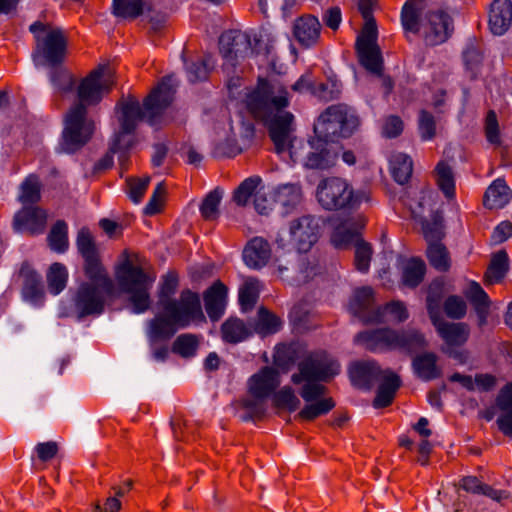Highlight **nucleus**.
Wrapping results in <instances>:
<instances>
[{"label":"nucleus","instance_id":"a19ab883","mask_svg":"<svg viewBox=\"0 0 512 512\" xmlns=\"http://www.w3.org/2000/svg\"><path fill=\"white\" fill-rule=\"evenodd\" d=\"M390 168L394 180L403 185L412 175V159L403 153H395L390 158Z\"/></svg>","mask_w":512,"mask_h":512},{"label":"nucleus","instance_id":"72a5a7b5","mask_svg":"<svg viewBox=\"0 0 512 512\" xmlns=\"http://www.w3.org/2000/svg\"><path fill=\"white\" fill-rule=\"evenodd\" d=\"M438 357L432 352H425L413 358L412 367L415 374L424 381L436 379L441 375L437 366Z\"/></svg>","mask_w":512,"mask_h":512},{"label":"nucleus","instance_id":"f03ea898","mask_svg":"<svg viewBox=\"0 0 512 512\" xmlns=\"http://www.w3.org/2000/svg\"><path fill=\"white\" fill-rule=\"evenodd\" d=\"M175 90V79L173 76H167L147 96L143 108L136 99L120 102L118 104L121 110L120 130L115 133L108 152L95 163L94 170L99 172L111 168L114 163L113 157L117 154L121 172L126 171L129 151L135 144L134 131L139 121L146 118L150 125H155L157 118L173 101Z\"/></svg>","mask_w":512,"mask_h":512},{"label":"nucleus","instance_id":"e2e57ef3","mask_svg":"<svg viewBox=\"0 0 512 512\" xmlns=\"http://www.w3.org/2000/svg\"><path fill=\"white\" fill-rule=\"evenodd\" d=\"M50 81L55 89L61 93L71 91L74 86L72 75L67 70L57 66L50 73Z\"/></svg>","mask_w":512,"mask_h":512},{"label":"nucleus","instance_id":"dca6fc26","mask_svg":"<svg viewBox=\"0 0 512 512\" xmlns=\"http://www.w3.org/2000/svg\"><path fill=\"white\" fill-rule=\"evenodd\" d=\"M350 310L366 323H378L386 320L381 308H373V290L363 287L355 291L350 302Z\"/></svg>","mask_w":512,"mask_h":512},{"label":"nucleus","instance_id":"a211bd4d","mask_svg":"<svg viewBox=\"0 0 512 512\" xmlns=\"http://www.w3.org/2000/svg\"><path fill=\"white\" fill-rule=\"evenodd\" d=\"M383 371L375 360L356 361L349 367V377L355 387L370 390L380 381Z\"/></svg>","mask_w":512,"mask_h":512},{"label":"nucleus","instance_id":"423d86ee","mask_svg":"<svg viewBox=\"0 0 512 512\" xmlns=\"http://www.w3.org/2000/svg\"><path fill=\"white\" fill-rule=\"evenodd\" d=\"M154 280V277L130 260H125L119 266L117 281L121 291L129 295L133 313L141 314L150 308V289Z\"/></svg>","mask_w":512,"mask_h":512},{"label":"nucleus","instance_id":"774afa93","mask_svg":"<svg viewBox=\"0 0 512 512\" xmlns=\"http://www.w3.org/2000/svg\"><path fill=\"white\" fill-rule=\"evenodd\" d=\"M466 303L458 296H449L444 302V311L452 319H461L466 314Z\"/></svg>","mask_w":512,"mask_h":512},{"label":"nucleus","instance_id":"b1692460","mask_svg":"<svg viewBox=\"0 0 512 512\" xmlns=\"http://www.w3.org/2000/svg\"><path fill=\"white\" fill-rule=\"evenodd\" d=\"M279 373L271 367H264L249 379V393L268 398L279 386Z\"/></svg>","mask_w":512,"mask_h":512},{"label":"nucleus","instance_id":"338daca9","mask_svg":"<svg viewBox=\"0 0 512 512\" xmlns=\"http://www.w3.org/2000/svg\"><path fill=\"white\" fill-rule=\"evenodd\" d=\"M165 195H166L165 184H164V182H160L154 189L152 196L150 197L148 203L146 204V206L144 208L145 214L154 215V214L160 212V210L163 206V203H164Z\"/></svg>","mask_w":512,"mask_h":512},{"label":"nucleus","instance_id":"4d7b16f0","mask_svg":"<svg viewBox=\"0 0 512 512\" xmlns=\"http://www.w3.org/2000/svg\"><path fill=\"white\" fill-rule=\"evenodd\" d=\"M199 341L193 334H182L176 338L172 350L182 357L189 358L196 354Z\"/></svg>","mask_w":512,"mask_h":512},{"label":"nucleus","instance_id":"f257e3e1","mask_svg":"<svg viewBox=\"0 0 512 512\" xmlns=\"http://www.w3.org/2000/svg\"><path fill=\"white\" fill-rule=\"evenodd\" d=\"M245 102L249 113L268 128L274 150L284 160L290 159L293 163L304 160L305 167L319 170L330 169L336 164L339 156L337 146L319 138L310 143V151L304 158L298 153L297 139L294 136V116L284 110L289 105V97L282 83L259 79Z\"/></svg>","mask_w":512,"mask_h":512},{"label":"nucleus","instance_id":"de8ad7c7","mask_svg":"<svg viewBox=\"0 0 512 512\" xmlns=\"http://www.w3.org/2000/svg\"><path fill=\"white\" fill-rule=\"evenodd\" d=\"M223 197V191L216 188L210 191L200 205L201 216L206 221H214L219 217V205Z\"/></svg>","mask_w":512,"mask_h":512},{"label":"nucleus","instance_id":"37998d69","mask_svg":"<svg viewBox=\"0 0 512 512\" xmlns=\"http://www.w3.org/2000/svg\"><path fill=\"white\" fill-rule=\"evenodd\" d=\"M41 183L36 175H29L20 186L19 201L24 205H34L41 199Z\"/></svg>","mask_w":512,"mask_h":512},{"label":"nucleus","instance_id":"f704fd0d","mask_svg":"<svg viewBox=\"0 0 512 512\" xmlns=\"http://www.w3.org/2000/svg\"><path fill=\"white\" fill-rule=\"evenodd\" d=\"M83 268L86 277L89 279L88 283L100 286L103 289H114V284L102 265L99 255L84 259Z\"/></svg>","mask_w":512,"mask_h":512},{"label":"nucleus","instance_id":"5fc2aeb1","mask_svg":"<svg viewBox=\"0 0 512 512\" xmlns=\"http://www.w3.org/2000/svg\"><path fill=\"white\" fill-rule=\"evenodd\" d=\"M67 279L68 272L66 267L61 263L52 264L47 274L50 292L55 295L59 294L65 288Z\"/></svg>","mask_w":512,"mask_h":512},{"label":"nucleus","instance_id":"aec40b11","mask_svg":"<svg viewBox=\"0 0 512 512\" xmlns=\"http://www.w3.org/2000/svg\"><path fill=\"white\" fill-rule=\"evenodd\" d=\"M321 28L318 18L307 14L295 20L293 35L301 46L310 48L319 43Z\"/></svg>","mask_w":512,"mask_h":512},{"label":"nucleus","instance_id":"bf43d9fd","mask_svg":"<svg viewBox=\"0 0 512 512\" xmlns=\"http://www.w3.org/2000/svg\"><path fill=\"white\" fill-rule=\"evenodd\" d=\"M355 246V266L358 271L366 273L370 267L372 257V247L369 243L359 238L354 243Z\"/></svg>","mask_w":512,"mask_h":512},{"label":"nucleus","instance_id":"2f4dec72","mask_svg":"<svg viewBox=\"0 0 512 512\" xmlns=\"http://www.w3.org/2000/svg\"><path fill=\"white\" fill-rule=\"evenodd\" d=\"M356 49L362 66L373 74L381 75L383 59L379 46L365 41L362 44H356Z\"/></svg>","mask_w":512,"mask_h":512},{"label":"nucleus","instance_id":"a18cd8bd","mask_svg":"<svg viewBox=\"0 0 512 512\" xmlns=\"http://www.w3.org/2000/svg\"><path fill=\"white\" fill-rule=\"evenodd\" d=\"M435 173L439 189L447 198H453L455 195V179L452 168L441 161L437 164Z\"/></svg>","mask_w":512,"mask_h":512},{"label":"nucleus","instance_id":"680f3d73","mask_svg":"<svg viewBox=\"0 0 512 512\" xmlns=\"http://www.w3.org/2000/svg\"><path fill=\"white\" fill-rule=\"evenodd\" d=\"M385 315V322L402 323L409 318L408 310L404 302L395 300L387 303L385 306L380 307ZM384 323V321L382 322Z\"/></svg>","mask_w":512,"mask_h":512},{"label":"nucleus","instance_id":"6e6d98bb","mask_svg":"<svg viewBox=\"0 0 512 512\" xmlns=\"http://www.w3.org/2000/svg\"><path fill=\"white\" fill-rule=\"evenodd\" d=\"M77 250L83 259L94 257L99 255L96 247L95 240L90 233V230L86 227H82L77 234L76 238Z\"/></svg>","mask_w":512,"mask_h":512},{"label":"nucleus","instance_id":"39448f33","mask_svg":"<svg viewBox=\"0 0 512 512\" xmlns=\"http://www.w3.org/2000/svg\"><path fill=\"white\" fill-rule=\"evenodd\" d=\"M401 23L406 32L419 34L430 46L444 43L453 31L452 19L447 13L423 11L420 0L406 1L401 11Z\"/></svg>","mask_w":512,"mask_h":512},{"label":"nucleus","instance_id":"ea45409f","mask_svg":"<svg viewBox=\"0 0 512 512\" xmlns=\"http://www.w3.org/2000/svg\"><path fill=\"white\" fill-rule=\"evenodd\" d=\"M241 406L245 410L240 416L243 421L259 420L266 414L267 398L249 393V396L241 401Z\"/></svg>","mask_w":512,"mask_h":512},{"label":"nucleus","instance_id":"c03bdc74","mask_svg":"<svg viewBox=\"0 0 512 512\" xmlns=\"http://www.w3.org/2000/svg\"><path fill=\"white\" fill-rule=\"evenodd\" d=\"M143 0H113V14L124 19H135L143 14Z\"/></svg>","mask_w":512,"mask_h":512},{"label":"nucleus","instance_id":"4468645a","mask_svg":"<svg viewBox=\"0 0 512 512\" xmlns=\"http://www.w3.org/2000/svg\"><path fill=\"white\" fill-rule=\"evenodd\" d=\"M289 235L292 246L299 253H307L320 237L319 219L313 215H303L289 223Z\"/></svg>","mask_w":512,"mask_h":512},{"label":"nucleus","instance_id":"2eb2a0df","mask_svg":"<svg viewBox=\"0 0 512 512\" xmlns=\"http://www.w3.org/2000/svg\"><path fill=\"white\" fill-rule=\"evenodd\" d=\"M354 340L370 352L391 351L395 350L396 330L391 328L366 330L358 333Z\"/></svg>","mask_w":512,"mask_h":512},{"label":"nucleus","instance_id":"13d9d810","mask_svg":"<svg viewBox=\"0 0 512 512\" xmlns=\"http://www.w3.org/2000/svg\"><path fill=\"white\" fill-rule=\"evenodd\" d=\"M261 182L259 177L245 179L234 191L233 200L239 206H245L252 195L255 196L256 188Z\"/></svg>","mask_w":512,"mask_h":512},{"label":"nucleus","instance_id":"3c124183","mask_svg":"<svg viewBox=\"0 0 512 512\" xmlns=\"http://www.w3.org/2000/svg\"><path fill=\"white\" fill-rule=\"evenodd\" d=\"M427 258L436 270L445 272L450 268V257L446 247L441 243L428 244Z\"/></svg>","mask_w":512,"mask_h":512},{"label":"nucleus","instance_id":"412c9836","mask_svg":"<svg viewBox=\"0 0 512 512\" xmlns=\"http://www.w3.org/2000/svg\"><path fill=\"white\" fill-rule=\"evenodd\" d=\"M271 257V248L267 240L262 237L252 238L243 250V260L252 269H261Z\"/></svg>","mask_w":512,"mask_h":512},{"label":"nucleus","instance_id":"c756f323","mask_svg":"<svg viewBox=\"0 0 512 512\" xmlns=\"http://www.w3.org/2000/svg\"><path fill=\"white\" fill-rule=\"evenodd\" d=\"M227 287L215 282L204 294L205 309L211 320H218L224 313Z\"/></svg>","mask_w":512,"mask_h":512},{"label":"nucleus","instance_id":"603ef678","mask_svg":"<svg viewBox=\"0 0 512 512\" xmlns=\"http://www.w3.org/2000/svg\"><path fill=\"white\" fill-rule=\"evenodd\" d=\"M260 282L256 278H247L239 290V303L243 311L253 308L259 296Z\"/></svg>","mask_w":512,"mask_h":512},{"label":"nucleus","instance_id":"f8f14e48","mask_svg":"<svg viewBox=\"0 0 512 512\" xmlns=\"http://www.w3.org/2000/svg\"><path fill=\"white\" fill-rule=\"evenodd\" d=\"M219 47L224 59L223 67L228 71L233 70L241 60L253 53L249 35L240 30L222 33Z\"/></svg>","mask_w":512,"mask_h":512},{"label":"nucleus","instance_id":"e433bc0d","mask_svg":"<svg viewBox=\"0 0 512 512\" xmlns=\"http://www.w3.org/2000/svg\"><path fill=\"white\" fill-rule=\"evenodd\" d=\"M221 331L223 340L232 344L242 342L252 335L251 328L238 318L226 320Z\"/></svg>","mask_w":512,"mask_h":512},{"label":"nucleus","instance_id":"20e7f679","mask_svg":"<svg viewBox=\"0 0 512 512\" xmlns=\"http://www.w3.org/2000/svg\"><path fill=\"white\" fill-rule=\"evenodd\" d=\"M178 286V277L174 272L167 273L162 280L157 305L160 312L153 317V328L173 332L175 324H191L203 317L200 297L197 293L185 289L178 299L173 298Z\"/></svg>","mask_w":512,"mask_h":512},{"label":"nucleus","instance_id":"473e14b6","mask_svg":"<svg viewBox=\"0 0 512 512\" xmlns=\"http://www.w3.org/2000/svg\"><path fill=\"white\" fill-rule=\"evenodd\" d=\"M302 254L297 251L293 254L294 262L291 263V266L283 265L280 262L277 265V270L281 277H284L286 271L292 270L294 275L291 277V281L297 285L305 283L315 274L314 268L309 266L307 258Z\"/></svg>","mask_w":512,"mask_h":512},{"label":"nucleus","instance_id":"58836bf2","mask_svg":"<svg viewBox=\"0 0 512 512\" xmlns=\"http://www.w3.org/2000/svg\"><path fill=\"white\" fill-rule=\"evenodd\" d=\"M426 265L419 258H411L402 269V283L409 288L417 287L424 279Z\"/></svg>","mask_w":512,"mask_h":512},{"label":"nucleus","instance_id":"9d476101","mask_svg":"<svg viewBox=\"0 0 512 512\" xmlns=\"http://www.w3.org/2000/svg\"><path fill=\"white\" fill-rule=\"evenodd\" d=\"M364 198V194L354 193L350 184L342 178H326L317 186L318 202L326 210L354 208Z\"/></svg>","mask_w":512,"mask_h":512},{"label":"nucleus","instance_id":"7ed1b4c3","mask_svg":"<svg viewBox=\"0 0 512 512\" xmlns=\"http://www.w3.org/2000/svg\"><path fill=\"white\" fill-rule=\"evenodd\" d=\"M298 372L291 376L295 385H300L299 395L306 405L297 417L312 421L326 415L334 407L331 397H326L327 388L323 383L331 381L340 372V364L325 351L308 354L297 365Z\"/></svg>","mask_w":512,"mask_h":512},{"label":"nucleus","instance_id":"8fccbe9b","mask_svg":"<svg viewBox=\"0 0 512 512\" xmlns=\"http://www.w3.org/2000/svg\"><path fill=\"white\" fill-rule=\"evenodd\" d=\"M213 67L211 56L197 58L186 63V72L189 82L195 83L206 80L210 69Z\"/></svg>","mask_w":512,"mask_h":512},{"label":"nucleus","instance_id":"69168bd1","mask_svg":"<svg viewBox=\"0 0 512 512\" xmlns=\"http://www.w3.org/2000/svg\"><path fill=\"white\" fill-rule=\"evenodd\" d=\"M340 86L335 81H327L326 83H314L312 95L320 100L330 101L338 97Z\"/></svg>","mask_w":512,"mask_h":512},{"label":"nucleus","instance_id":"864d4df0","mask_svg":"<svg viewBox=\"0 0 512 512\" xmlns=\"http://www.w3.org/2000/svg\"><path fill=\"white\" fill-rule=\"evenodd\" d=\"M443 297V287L439 282L430 284L426 299V306L432 324L442 319L440 314V304Z\"/></svg>","mask_w":512,"mask_h":512},{"label":"nucleus","instance_id":"ddd939ff","mask_svg":"<svg viewBox=\"0 0 512 512\" xmlns=\"http://www.w3.org/2000/svg\"><path fill=\"white\" fill-rule=\"evenodd\" d=\"M113 292L114 289H103L91 283H81L73 298L78 318L101 314L107 297Z\"/></svg>","mask_w":512,"mask_h":512},{"label":"nucleus","instance_id":"bb28decb","mask_svg":"<svg viewBox=\"0 0 512 512\" xmlns=\"http://www.w3.org/2000/svg\"><path fill=\"white\" fill-rule=\"evenodd\" d=\"M496 406L501 411L497 419L499 430L512 438V383L501 388L496 398Z\"/></svg>","mask_w":512,"mask_h":512},{"label":"nucleus","instance_id":"6ab92c4d","mask_svg":"<svg viewBox=\"0 0 512 512\" xmlns=\"http://www.w3.org/2000/svg\"><path fill=\"white\" fill-rule=\"evenodd\" d=\"M271 198L282 215L292 213L302 202L303 192L299 183H285L274 187Z\"/></svg>","mask_w":512,"mask_h":512},{"label":"nucleus","instance_id":"cd10ccee","mask_svg":"<svg viewBox=\"0 0 512 512\" xmlns=\"http://www.w3.org/2000/svg\"><path fill=\"white\" fill-rule=\"evenodd\" d=\"M363 219L346 220L337 227L331 234V243L338 249H345L359 239V231L364 227Z\"/></svg>","mask_w":512,"mask_h":512},{"label":"nucleus","instance_id":"f3484780","mask_svg":"<svg viewBox=\"0 0 512 512\" xmlns=\"http://www.w3.org/2000/svg\"><path fill=\"white\" fill-rule=\"evenodd\" d=\"M47 221L45 210L34 205H24L14 216L13 226L16 231L31 235L44 232Z\"/></svg>","mask_w":512,"mask_h":512},{"label":"nucleus","instance_id":"6e6552de","mask_svg":"<svg viewBox=\"0 0 512 512\" xmlns=\"http://www.w3.org/2000/svg\"><path fill=\"white\" fill-rule=\"evenodd\" d=\"M29 30L34 34L36 47L34 56L43 59V64L55 67L66 57L68 39L61 27L34 22Z\"/></svg>","mask_w":512,"mask_h":512},{"label":"nucleus","instance_id":"9b49d317","mask_svg":"<svg viewBox=\"0 0 512 512\" xmlns=\"http://www.w3.org/2000/svg\"><path fill=\"white\" fill-rule=\"evenodd\" d=\"M114 84L111 70L99 66L83 78L77 88L78 102L82 107L97 105L105 94H108Z\"/></svg>","mask_w":512,"mask_h":512},{"label":"nucleus","instance_id":"a878e982","mask_svg":"<svg viewBox=\"0 0 512 512\" xmlns=\"http://www.w3.org/2000/svg\"><path fill=\"white\" fill-rule=\"evenodd\" d=\"M433 325L449 347L461 346L468 340L470 329L466 323L446 322L440 319Z\"/></svg>","mask_w":512,"mask_h":512},{"label":"nucleus","instance_id":"052dcab7","mask_svg":"<svg viewBox=\"0 0 512 512\" xmlns=\"http://www.w3.org/2000/svg\"><path fill=\"white\" fill-rule=\"evenodd\" d=\"M274 402L278 408L286 409L290 412L296 411L301 404L299 398L289 386H284L274 395Z\"/></svg>","mask_w":512,"mask_h":512},{"label":"nucleus","instance_id":"393cba45","mask_svg":"<svg viewBox=\"0 0 512 512\" xmlns=\"http://www.w3.org/2000/svg\"><path fill=\"white\" fill-rule=\"evenodd\" d=\"M153 318L147 322V338L149 342V346L151 348L152 357L154 360L158 362H163L166 360L168 356V348L166 345H159V342L170 340L179 329H183L188 327L190 324H175L173 332L170 334H166L165 332L159 331V329L155 330L153 328Z\"/></svg>","mask_w":512,"mask_h":512},{"label":"nucleus","instance_id":"4be33fe9","mask_svg":"<svg viewBox=\"0 0 512 512\" xmlns=\"http://www.w3.org/2000/svg\"><path fill=\"white\" fill-rule=\"evenodd\" d=\"M488 21L493 34H504L512 22V2L510 0H494L490 5Z\"/></svg>","mask_w":512,"mask_h":512},{"label":"nucleus","instance_id":"c9c22d12","mask_svg":"<svg viewBox=\"0 0 512 512\" xmlns=\"http://www.w3.org/2000/svg\"><path fill=\"white\" fill-rule=\"evenodd\" d=\"M511 198V190L504 180H495L486 190L484 195V206L488 209L503 208Z\"/></svg>","mask_w":512,"mask_h":512},{"label":"nucleus","instance_id":"1a4fd4ad","mask_svg":"<svg viewBox=\"0 0 512 512\" xmlns=\"http://www.w3.org/2000/svg\"><path fill=\"white\" fill-rule=\"evenodd\" d=\"M95 131V122L82 104H73L64 117L61 148L74 153L87 144Z\"/></svg>","mask_w":512,"mask_h":512},{"label":"nucleus","instance_id":"0eeeda50","mask_svg":"<svg viewBox=\"0 0 512 512\" xmlns=\"http://www.w3.org/2000/svg\"><path fill=\"white\" fill-rule=\"evenodd\" d=\"M360 120L354 109L338 104L328 107L314 124V132L320 140L334 143L350 137L359 127Z\"/></svg>","mask_w":512,"mask_h":512},{"label":"nucleus","instance_id":"4c0bfd02","mask_svg":"<svg viewBox=\"0 0 512 512\" xmlns=\"http://www.w3.org/2000/svg\"><path fill=\"white\" fill-rule=\"evenodd\" d=\"M509 269V259L505 250L493 254L485 273V282L488 284L500 282Z\"/></svg>","mask_w":512,"mask_h":512},{"label":"nucleus","instance_id":"79ce46f5","mask_svg":"<svg viewBox=\"0 0 512 512\" xmlns=\"http://www.w3.org/2000/svg\"><path fill=\"white\" fill-rule=\"evenodd\" d=\"M282 324L283 322L279 317L262 307L258 310L254 330L261 335L274 334L281 329Z\"/></svg>","mask_w":512,"mask_h":512},{"label":"nucleus","instance_id":"c85d7f7f","mask_svg":"<svg viewBox=\"0 0 512 512\" xmlns=\"http://www.w3.org/2000/svg\"><path fill=\"white\" fill-rule=\"evenodd\" d=\"M380 381L381 383L379 385L377 395L373 401V406L375 408H384L389 406L395 397L396 391L401 385L399 376L389 369L383 371Z\"/></svg>","mask_w":512,"mask_h":512},{"label":"nucleus","instance_id":"09e8293b","mask_svg":"<svg viewBox=\"0 0 512 512\" xmlns=\"http://www.w3.org/2000/svg\"><path fill=\"white\" fill-rule=\"evenodd\" d=\"M443 216L440 212H435L431 216V220L422 222V230L428 244L440 243L444 237Z\"/></svg>","mask_w":512,"mask_h":512},{"label":"nucleus","instance_id":"7c9ffc66","mask_svg":"<svg viewBox=\"0 0 512 512\" xmlns=\"http://www.w3.org/2000/svg\"><path fill=\"white\" fill-rule=\"evenodd\" d=\"M427 344L424 334L418 329L396 330L395 350L412 354L424 349Z\"/></svg>","mask_w":512,"mask_h":512},{"label":"nucleus","instance_id":"5701e85b","mask_svg":"<svg viewBox=\"0 0 512 512\" xmlns=\"http://www.w3.org/2000/svg\"><path fill=\"white\" fill-rule=\"evenodd\" d=\"M19 276L23 280V298L33 304L39 303L44 295L41 276L26 262L21 265Z\"/></svg>","mask_w":512,"mask_h":512},{"label":"nucleus","instance_id":"49530a36","mask_svg":"<svg viewBox=\"0 0 512 512\" xmlns=\"http://www.w3.org/2000/svg\"><path fill=\"white\" fill-rule=\"evenodd\" d=\"M48 241L51 249L55 252L63 253L68 249V226L64 220H58L52 226Z\"/></svg>","mask_w":512,"mask_h":512},{"label":"nucleus","instance_id":"0e129e2a","mask_svg":"<svg viewBox=\"0 0 512 512\" xmlns=\"http://www.w3.org/2000/svg\"><path fill=\"white\" fill-rule=\"evenodd\" d=\"M418 130L422 140H432L436 135V122L434 116L426 110L419 113Z\"/></svg>","mask_w":512,"mask_h":512}]
</instances>
